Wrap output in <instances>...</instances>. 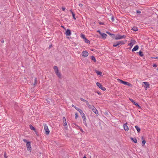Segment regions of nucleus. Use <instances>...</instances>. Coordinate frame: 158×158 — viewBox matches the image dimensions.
<instances>
[{
    "label": "nucleus",
    "mask_w": 158,
    "mask_h": 158,
    "mask_svg": "<svg viewBox=\"0 0 158 158\" xmlns=\"http://www.w3.org/2000/svg\"><path fill=\"white\" fill-rule=\"evenodd\" d=\"M130 139L134 143H137V140L135 138H133L131 137Z\"/></svg>",
    "instance_id": "obj_17"
},
{
    "label": "nucleus",
    "mask_w": 158,
    "mask_h": 158,
    "mask_svg": "<svg viewBox=\"0 0 158 158\" xmlns=\"http://www.w3.org/2000/svg\"><path fill=\"white\" fill-rule=\"evenodd\" d=\"M62 10L63 11H64L65 10V8H64V7H62Z\"/></svg>",
    "instance_id": "obj_44"
},
{
    "label": "nucleus",
    "mask_w": 158,
    "mask_h": 158,
    "mask_svg": "<svg viewBox=\"0 0 158 158\" xmlns=\"http://www.w3.org/2000/svg\"><path fill=\"white\" fill-rule=\"evenodd\" d=\"M75 118L76 119H77L78 118V114L77 113H76L75 114Z\"/></svg>",
    "instance_id": "obj_34"
},
{
    "label": "nucleus",
    "mask_w": 158,
    "mask_h": 158,
    "mask_svg": "<svg viewBox=\"0 0 158 158\" xmlns=\"http://www.w3.org/2000/svg\"><path fill=\"white\" fill-rule=\"evenodd\" d=\"M153 67H157V65L156 64H153Z\"/></svg>",
    "instance_id": "obj_40"
},
{
    "label": "nucleus",
    "mask_w": 158,
    "mask_h": 158,
    "mask_svg": "<svg viewBox=\"0 0 158 158\" xmlns=\"http://www.w3.org/2000/svg\"><path fill=\"white\" fill-rule=\"evenodd\" d=\"M79 6H81H81H83V5L81 4V3H80L79 4Z\"/></svg>",
    "instance_id": "obj_43"
},
{
    "label": "nucleus",
    "mask_w": 158,
    "mask_h": 158,
    "mask_svg": "<svg viewBox=\"0 0 158 158\" xmlns=\"http://www.w3.org/2000/svg\"><path fill=\"white\" fill-rule=\"evenodd\" d=\"M75 108L77 110V111H78L80 109V108H78L77 107H75Z\"/></svg>",
    "instance_id": "obj_42"
},
{
    "label": "nucleus",
    "mask_w": 158,
    "mask_h": 158,
    "mask_svg": "<svg viewBox=\"0 0 158 158\" xmlns=\"http://www.w3.org/2000/svg\"><path fill=\"white\" fill-rule=\"evenodd\" d=\"M84 41L85 42L87 43L88 44H90V41L89 40H88L86 38H85L84 39Z\"/></svg>",
    "instance_id": "obj_20"
},
{
    "label": "nucleus",
    "mask_w": 158,
    "mask_h": 158,
    "mask_svg": "<svg viewBox=\"0 0 158 158\" xmlns=\"http://www.w3.org/2000/svg\"><path fill=\"white\" fill-rule=\"evenodd\" d=\"M83 123L87 127V123H86V120H83Z\"/></svg>",
    "instance_id": "obj_30"
},
{
    "label": "nucleus",
    "mask_w": 158,
    "mask_h": 158,
    "mask_svg": "<svg viewBox=\"0 0 158 158\" xmlns=\"http://www.w3.org/2000/svg\"><path fill=\"white\" fill-rule=\"evenodd\" d=\"M51 45L49 47H51Z\"/></svg>",
    "instance_id": "obj_60"
},
{
    "label": "nucleus",
    "mask_w": 158,
    "mask_h": 158,
    "mask_svg": "<svg viewBox=\"0 0 158 158\" xmlns=\"http://www.w3.org/2000/svg\"><path fill=\"white\" fill-rule=\"evenodd\" d=\"M101 35L102 36V37L103 39H106L107 35L105 33H101L100 35Z\"/></svg>",
    "instance_id": "obj_16"
},
{
    "label": "nucleus",
    "mask_w": 158,
    "mask_h": 158,
    "mask_svg": "<svg viewBox=\"0 0 158 158\" xmlns=\"http://www.w3.org/2000/svg\"><path fill=\"white\" fill-rule=\"evenodd\" d=\"M81 55L83 57H86L88 56L89 53L86 51H84L82 52Z\"/></svg>",
    "instance_id": "obj_8"
},
{
    "label": "nucleus",
    "mask_w": 158,
    "mask_h": 158,
    "mask_svg": "<svg viewBox=\"0 0 158 158\" xmlns=\"http://www.w3.org/2000/svg\"><path fill=\"white\" fill-rule=\"evenodd\" d=\"M98 94H101V93L100 92H97Z\"/></svg>",
    "instance_id": "obj_52"
},
{
    "label": "nucleus",
    "mask_w": 158,
    "mask_h": 158,
    "mask_svg": "<svg viewBox=\"0 0 158 158\" xmlns=\"http://www.w3.org/2000/svg\"><path fill=\"white\" fill-rule=\"evenodd\" d=\"M4 42V41H2V43H3V42Z\"/></svg>",
    "instance_id": "obj_59"
},
{
    "label": "nucleus",
    "mask_w": 158,
    "mask_h": 158,
    "mask_svg": "<svg viewBox=\"0 0 158 158\" xmlns=\"http://www.w3.org/2000/svg\"><path fill=\"white\" fill-rule=\"evenodd\" d=\"M61 27L63 28H64V27L63 26H62Z\"/></svg>",
    "instance_id": "obj_58"
},
{
    "label": "nucleus",
    "mask_w": 158,
    "mask_h": 158,
    "mask_svg": "<svg viewBox=\"0 0 158 158\" xmlns=\"http://www.w3.org/2000/svg\"><path fill=\"white\" fill-rule=\"evenodd\" d=\"M92 110V111L95 113L97 115H98V111L94 107Z\"/></svg>",
    "instance_id": "obj_13"
},
{
    "label": "nucleus",
    "mask_w": 158,
    "mask_h": 158,
    "mask_svg": "<svg viewBox=\"0 0 158 158\" xmlns=\"http://www.w3.org/2000/svg\"><path fill=\"white\" fill-rule=\"evenodd\" d=\"M81 38L83 39H84L86 38L85 37V35L83 34H81Z\"/></svg>",
    "instance_id": "obj_28"
},
{
    "label": "nucleus",
    "mask_w": 158,
    "mask_h": 158,
    "mask_svg": "<svg viewBox=\"0 0 158 158\" xmlns=\"http://www.w3.org/2000/svg\"><path fill=\"white\" fill-rule=\"evenodd\" d=\"M146 141L145 140H143L142 142V145L143 146H144L145 144V143H146Z\"/></svg>",
    "instance_id": "obj_27"
},
{
    "label": "nucleus",
    "mask_w": 158,
    "mask_h": 158,
    "mask_svg": "<svg viewBox=\"0 0 158 158\" xmlns=\"http://www.w3.org/2000/svg\"><path fill=\"white\" fill-rule=\"evenodd\" d=\"M97 31L100 34V35H101V34L102 33L99 30H98Z\"/></svg>",
    "instance_id": "obj_45"
},
{
    "label": "nucleus",
    "mask_w": 158,
    "mask_h": 158,
    "mask_svg": "<svg viewBox=\"0 0 158 158\" xmlns=\"http://www.w3.org/2000/svg\"><path fill=\"white\" fill-rule=\"evenodd\" d=\"M106 33H107L108 34L110 35H111V34L110 33V32H106Z\"/></svg>",
    "instance_id": "obj_48"
},
{
    "label": "nucleus",
    "mask_w": 158,
    "mask_h": 158,
    "mask_svg": "<svg viewBox=\"0 0 158 158\" xmlns=\"http://www.w3.org/2000/svg\"><path fill=\"white\" fill-rule=\"evenodd\" d=\"M135 128L137 130L138 132L139 133L140 132V129L138 126H135Z\"/></svg>",
    "instance_id": "obj_18"
},
{
    "label": "nucleus",
    "mask_w": 158,
    "mask_h": 158,
    "mask_svg": "<svg viewBox=\"0 0 158 158\" xmlns=\"http://www.w3.org/2000/svg\"><path fill=\"white\" fill-rule=\"evenodd\" d=\"M80 100H81V101H83V102H85V101H86L84 99H83V98H80Z\"/></svg>",
    "instance_id": "obj_35"
},
{
    "label": "nucleus",
    "mask_w": 158,
    "mask_h": 158,
    "mask_svg": "<svg viewBox=\"0 0 158 158\" xmlns=\"http://www.w3.org/2000/svg\"><path fill=\"white\" fill-rule=\"evenodd\" d=\"M80 130H81V131L82 132H83V133H84V131L83 130H82V129H80Z\"/></svg>",
    "instance_id": "obj_47"
},
{
    "label": "nucleus",
    "mask_w": 158,
    "mask_h": 158,
    "mask_svg": "<svg viewBox=\"0 0 158 158\" xmlns=\"http://www.w3.org/2000/svg\"><path fill=\"white\" fill-rule=\"evenodd\" d=\"M131 30L134 31H137L138 30V29L136 27H134L132 28Z\"/></svg>",
    "instance_id": "obj_21"
},
{
    "label": "nucleus",
    "mask_w": 158,
    "mask_h": 158,
    "mask_svg": "<svg viewBox=\"0 0 158 158\" xmlns=\"http://www.w3.org/2000/svg\"><path fill=\"white\" fill-rule=\"evenodd\" d=\"M83 158H87L85 156H84Z\"/></svg>",
    "instance_id": "obj_57"
},
{
    "label": "nucleus",
    "mask_w": 158,
    "mask_h": 158,
    "mask_svg": "<svg viewBox=\"0 0 158 158\" xmlns=\"http://www.w3.org/2000/svg\"><path fill=\"white\" fill-rule=\"evenodd\" d=\"M34 81H34V85H35L36 84H37V78H35Z\"/></svg>",
    "instance_id": "obj_31"
},
{
    "label": "nucleus",
    "mask_w": 158,
    "mask_h": 158,
    "mask_svg": "<svg viewBox=\"0 0 158 158\" xmlns=\"http://www.w3.org/2000/svg\"><path fill=\"white\" fill-rule=\"evenodd\" d=\"M139 48V46L138 45L135 46L132 49V51L134 52L137 50Z\"/></svg>",
    "instance_id": "obj_15"
},
{
    "label": "nucleus",
    "mask_w": 158,
    "mask_h": 158,
    "mask_svg": "<svg viewBox=\"0 0 158 158\" xmlns=\"http://www.w3.org/2000/svg\"><path fill=\"white\" fill-rule=\"evenodd\" d=\"M82 111V110L81 109H80L79 110H78V111L79 112H81Z\"/></svg>",
    "instance_id": "obj_49"
},
{
    "label": "nucleus",
    "mask_w": 158,
    "mask_h": 158,
    "mask_svg": "<svg viewBox=\"0 0 158 158\" xmlns=\"http://www.w3.org/2000/svg\"><path fill=\"white\" fill-rule=\"evenodd\" d=\"M83 112L82 111L81 112H80V114H81L82 113H83Z\"/></svg>",
    "instance_id": "obj_50"
},
{
    "label": "nucleus",
    "mask_w": 158,
    "mask_h": 158,
    "mask_svg": "<svg viewBox=\"0 0 158 158\" xmlns=\"http://www.w3.org/2000/svg\"><path fill=\"white\" fill-rule=\"evenodd\" d=\"M91 59L93 60L94 62H96V60L94 56H91Z\"/></svg>",
    "instance_id": "obj_24"
},
{
    "label": "nucleus",
    "mask_w": 158,
    "mask_h": 158,
    "mask_svg": "<svg viewBox=\"0 0 158 158\" xmlns=\"http://www.w3.org/2000/svg\"><path fill=\"white\" fill-rule=\"evenodd\" d=\"M127 123H126L123 126L124 129L126 131H128V127L127 126Z\"/></svg>",
    "instance_id": "obj_12"
},
{
    "label": "nucleus",
    "mask_w": 158,
    "mask_h": 158,
    "mask_svg": "<svg viewBox=\"0 0 158 158\" xmlns=\"http://www.w3.org/2000/svg\"><path fill=\"white\" fill-rule=\"evenodd\" d=\"M85 102L86 103V105L88 106L89 105V102L88 101L86 100V101Z\"/></svg>",
    "instance_id": "obj_37"
},
{
    "label": "nucleus",
    "mask_w": 158,
    "mask_h": 158,
    "mask_svg": "<svg viewBox=\"0 0 158 158\" xmlns=\"http://www.w3.org/2000/svg\"><path fill=\"white\" fill-rule=\"evenodd\" d=\"M97 86L100 88L102 90L105 91L106 90V88L102 86V84L99 82H97L96 83Z\"/></svg>",
    "instance_id": "obj_5"
},
{
    "label": "nucleus",
    "mask_w": 158,
    "mask_h": 158,
    "mask_svg": "<svg viewBox=\"0 0 158 158\" xmlns=\"http://www.w3.org/2000/svg\"><path fill=\"white\" fill-rule=\"evenodd\" d=\"M142 139H143V137H142Z\"/></svg>",
    "instance_id": "obj_61"
},
{
    "label": "nucleus",
    "mask_w": 158,
    "mask_h": 158,
    "mask_svg": "<svg viewBox=\"0 0 158 158\" xmlns=\"http://www.w3.org/2000/svg\"><path fill=\"white\" fill-rule=\"evenodd\" d=\"M117 80L118 81V82H119L120 83L123 84L125 85H128V82H127L124 81H123L122 80H121L119 79H117Z\"/></svg>",
    "instance_id": "obj_7"
},
{
    "label": "nucleus",
    "mask_w": 158,
    "mask_h": 158,
    "mask_svg": "<svg viewBox=\"0 0 158 158\" xmlns=\"http://www.w3.org/2000/svg\"><path fill=\"white\" fill-rule=\"evenodd\" d=\"M155 58H156V59H158V57Z\"/></svg>",
    "instance_id": "obj_56"
},
{
    "label": "nucleus",
    "mask_w": 158,
    "mask_h": 158,
    "mask_svg": "<svg viewBox=\"0 0 158 158\" xmlns=\"http://www.w3.org/2000/svg\"><path fill=\"white\" fill-rule=\"evenodd\" d=\"M129 86H130L131 85L130 83H129Z\"/></svg>",
    "instance_id": "obj_55"
},
{
    "label": "nucleus",
    "mask_w": 158,
    "mask_h": 158,
    "mask_svg": "<svg viewBox=\"0 0 158 158\" xmlns=\"http://www.w3.org/2000/svg\"><path fill=\"white\" fill-rule=\"evenodd\" d=\"M63 126L65 127V129L67 130V127H66L67 126V124L65 118L64 117H63Z\"/></svg>",
    "instance_id": "obj_9"
},
{
    "label": "nucleus",
    "mask_w": 158,
    "mask_h": 158,
    "mask_svg": "<svg viewBox=\"0 0 158 158\" xmlns=\"http://www.w3.org/2000/svg\"><path fill=\"white\" fill-rule=\"evenodd\" d=\"M100 24H103V23L102 22H100L99 23Z\"/></svg>",
    "instance_id": "obj_51"
},
{
    "label": "nucleus",
    "mask_w": 158,
    "mask_h": 158,
    "mask_svg": "<svg viewBox=\"0 0 158 158\" xmlns=\"http://www.w3.org/2000/svg\"><path fill=\"white\" fill-rule=\"evenodd\" d=\"M26 147L27 148V150L30 152H31V143L30 142H27L26 144Z\"/></svg>",
    "instance_id": "obj_4"
},
{
    "label": "nucleus",
    "mask_w": 158,
    "mask_h": 158,
    "mask_svg": "<svg viewBox=\"0 0 158 158\" xmlns=\"http://www.w3.org/2000/svg\"><path fill=\"white\" fill-rule=\"evenodd\" d=\"M72 15L73 18V19H76V18H75V14L73 12H72Z\"/></svg>",
    "instance_id": "obj_29"
},
{
    "label": "nucleus",
    "mask_w": 158,
    "mask_h": 158,
    "mask_svg": "<svg viewBox=\"0 0 158 158\" xmlns=\"http://www.w3.org/2000/svg\"><path fill=\"white\" fill-rule=\"evenodd\" d=\"M82 117L83 118V120H86V117L85 115H83V116Z\"/></svg>",
    "instance_id": "obj_33"
},
{
    "label": "nucleus",
    "mask_w": 158,
    "mask_h": 158,
    "mask_svg": "<svg viewBox=\"0 0 158 158\" xmlns=\"http://www.w3.org/2000/svg\"><path fill=\"white\" fill-rule=\"evenodd\" d=\"M89 108L92 109V108L94 107L93 105H90L89 104L88 106Z\"/></svg>",
    "instance_id": "obj_25"
},
{
    "label": "nucleus",
    "mask_w": 158,
    "mask_h": 158,
    "mask_svg": "<svg viewBox=\"0 0 158 158\" xmlns=\"http://www.w3.org/2000/svg\"><path fill=\"white\" fill-rule=\"evenodd\" d=\"M119 45L117 43H116V44H114L113 45V46L114 47H116L117 46H118Z\"/></svg>",
    "instance_id": "obj_32"
},
{
    "label": "nucleus",
    "mask_w": 158,
    "mask_h": 158,
    "mask_svg": "<svg viewBox=\"0 0 158 158\" xmlns=\"http://www.w3.org/2000/svg\"><path fill=\"white\" fill-rule=\"evenodd\" d=\"M96 72L97 74V75H101L102 74V73L101 72H100L98 71H96Z\"/></svg>",
    "instance_id": "obj_23"
},
{
    "label": "nucleus",
    "mask_w": 158,
    "mask_h": 158,
    "mask_svg": "<svg viewBox=\"0 0 158 158\" xmlns=\"http://www.w3.org/2000/svg\"><path fill=\"white\" fill-rule=\"evenodd\" d=\"M65 34L67 36H70L71 34V32L70 30L69 29L67 30L65 32Z\"/></svg>",
    "instance_id": "obj_14"
},
{
    "label": "nucleus",
    "mask_w": 158,
    "mask_h": 158,
    "mask_svg": "<svg viewBox=\"0 0 158 158\" xmlns=\"http://www.w3.org/2000/svg\"><path fill=\"white\" fill-rule=\"evenodd\" d=\"M81 115L82 117L83 116V115H85V114H84L83 113H82L81 114Z\"/></svg>",
    "instance_id": "obj_46"
},
{
    "label": "nucleus",
    "mask_w": 158,
    "mask_h": 158,
    "mask_svg": "<svg viewBox=\"0 0 158 158\" xmlns=\"http://www.w3.org/2000/svg\"><path fill=\"white\" fill-rule=\"evenodd\" d=\"M129 100H130V101H131L133 103L135 106H138L139 108H140V106H139L138 104L136 102H135L133 100L130 99V98H129Z\"/></svg>",
    "instance_id": "obj_11"
},
{
    "label": "nucleus",
    "mask_w": 158,
    "mask_h": 158,
    "mask_svg": "<svg viewBox=\"0 0 158 158\" xmlns=\"http://www.w3.org/2000/svg\"><path fill=\"white\" fill-rule=\"evenodd\" d=\"M117 43H118V44L119 45H122V44H123L124 43V42H123V41H118Z\"/></svg>",
    "instance_id": "obj_22"
},
{
    "label": "nucleus",
    "mask_w": 158,
    "mask_h": 158,
    "mask_svg": "<svg viewBox=\"0 0 158 158\" xmlns=\"http://www.w3.org/2000/svg\"><path fill=\"white\" fill-rule=\"evenodd\" d=\"M43 125L45 134L47 135H48L50 132V131L47 125L46 124H44Z\"/></svg>",
    "instance_id": "obj_2"
},
{
    "label": "nucleus",
    "mask_w": 158,
    "mask_h": 158,
    "mask_svg": "<svg viewBox=\"0 0 158 158\" xmlns=\"http://www.w3.org/2000/svg\"><path fill=\"white\" fill-rule=\"evenodd\" d=\"M72 106L75 108V107H76V106H75L73 105H72Z\"/></svg>",
    "instance_id": "obj_53"
},
{
    "label": "nucleus",
    "mask_w": 158,
    "mask_h": 158,
    "mask_svg": "<svg viewBox=\"0 0 158 158\" xmlns=\"http://www.w3.org/2000/svg\"><path fill=\"white\" fill-rule=\"evenodd\" d=\"M30 129H31V130H34V131H35L36 132V131H35V129L34 128V127H33V126H32V125H30Z\"/></svg>",
    "instance_id": "obj_19"
},
{
    "label": "nucleus",
    "mask_w": 158,
    "mask_h": 158,
    "mask_svg": "<svg viewBox=\"0 0 158 158\" xmlns=\"http://www.w3.org/2000/svg\"><path fill=\"white\" fill-rule=\"evenodd\" d=\"M111 20L113 22L114 21V18L113 16H112L111 17Z\"/></svg>",
    "instance_id": "obj_39"
},
{
    "label": "nucleus",
    "mask_w": 158,
    "mask_h": 158,
    "mask_svg": "<svg viewBox=\"0 0 158 158\" xmlns=\"http://www.w3.org/2000/svg\"><path fill=\"white\" fill-rule=\"evenodd\" d=\"M23 141L24 142H25V143H27V142H27V140L26 139H23Z\"/></svg>",
    "instance_id": "obj_38"
},
{
    "label": "nucleus",
    "mask_w": 158,
    "mask_h": 158,
    "mask_svg": "<svg viewBox=\"0 0 158 158\" xmlns=\"http://www.w3.org/2000/svg\"><path fill=\"white\" fill-rule=\"evenodd\" d=\"M4 156L5 158H8L7 156H6V152L4 153Z\"/></svg>",
    "instance_id": "obj_36"
},
{
    "label": "nucleus",
    "mask_w": 158,
    "mask_h": 158,
    "mask_svg": "<svg viewBox=\"0 0 158 158\" xmlns=\"http://www.w3.org/2000/svg\"><path fill=\"white\" fill-rule=\"evenodd\" d=\"M70 11L71 12V13L72 14V12H73L71 10H70Z\"/></svg>",
    "instance_id": "obj_54"
},
{
    "label": "nucleus",
    "mask_w": 158,
    "mask_h": 158,
    "mask_svg": "<svg viewBox=\"0 0 158 158\" xmlns=\"http://www.w3.org/2000/svg\"><path fill=\"white\" fill-rule=\"evenodd\" d=\"M53 69L56 74L59 78H61V73L59 71L58 69L57 66H54L53 67Z\"/></svg>",
    "instance_id": "obj_1"
},
{
    "label": "nucleus",
    "mask_w": 158,
    "mask_h": 158,
    "mask_svg": "<svg viewBox=\"0 0 158 158\" xmlns=\"http://www.w3.org/2000/svg\"><path fill=\"white\" fill-rule=\"evenodd\" d=\"M136 12H137V13H138V14H140L141 13V12L140 11L138 10L136 11Z\"/></svg>",
    "instance_id": "obj_41"
},
{
    "label": "nucleus",
    "mask_w": 158,
    "mask_h": 158,
    "mask_svg": "<svg viewBox=\"0 0 158 158\" xmlns=\"http://www.w3.org/2000/svg\"><path fill=\"white\" fill-rule=\"evenodd\" d=\"M129 40H130V39ZM130 41V43H129V46H130L129 48L130 49L136 43V41L135 40H133L132 38H131Z\"/></svg>",
    "instance_id": "obj_3"
},
{
    "label": "nucleus",
    "mask_w": 158,
    "mask_h": 158,
    "mask_svg": "<svg viewBox=\"0 0 158 158\" xmlns=\"http://www.w3.org/2000/svg\"><path fill=\"white\" fill-rule=\"evenodd\" d=\"M139 56H143V52L141 51L139 52Z\"/></svg>",
    "instance_id": "obj_26"
},
{
    "label": "nucleus",
    "mask_w": 158,
    "mask_h": 158,
    "mask_svg": "<svg viewBox=\"0 0 158 158\" xmlns=\"http://www.w3.org/2000/svg\"><path fill=\"white\" fill-rule=\"evenodd\" d=\"M125 36L124 35L121 36L120 35H117L115 37V40H120L124 38H125Z\"/></svg>",
    "instance_id": "obj_6"
},
{
    "label": "nucleus",
    "mask_w": 158,
    "mask_h": 158,
    "mask_svg": "<svg viewBox=\"0 0 158 158\" xmlns=\"http://www.w3.org/2000/svg\"><path fill=\"white\" fill-rule=\"evenodd\" d=\"M143 84H144L145 86H144L145 89L147 90L148 88H149V85L148 84V83L147 82H143Z\"/></svg>",
    "instance_id": "obj_10"
}]
</instances>
